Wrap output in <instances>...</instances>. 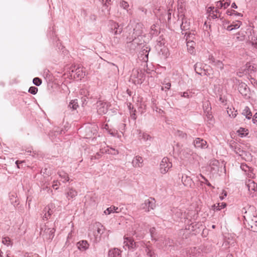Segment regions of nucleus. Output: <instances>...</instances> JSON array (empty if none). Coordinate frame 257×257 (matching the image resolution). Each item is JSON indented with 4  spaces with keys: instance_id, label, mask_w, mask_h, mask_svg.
Segmentation results:
<instances>
[{
    "instance_id": "9b49d317",
    "label": "nucleus",
    "mask_w": 257,
    "mask_h": 257,
    "mask_svg": "<svg viewBox=\"0 0 257 257\" xmlns=\"http://www.w3.org/2000/svg\"><path fill=\"white\" fill-rule=\"evenodd\" d=\"M257 71V67L254 65H251L250 63H247L245 67L243 69V73L248 74L251 76L253 73Z\"/></svg>"
},
{
    "instance_id": "a18cd8bd",
    "label": "nucleus",
    "mask_w": 257,
    "mask_h": 257,
    "mask_svg": "<svg viewBox=\"0 0 257 257\" xmlns=\"http://www.w3.org/2000/svg\"><path fill=\"white\" fill-rule=\"evenodd\" d=\"M108 132L110 135H111L113 137H116L118 138L120 137V136H119L118 134L117 131H112V130H108Z\"/></svg>"
},
{
    "instance_id": "2eb2a0df",
    "label": "nucleus",
    "mask_w": 257,
    "mask_h": 257,
    "mask_svg": "<svg viewBox=\"0 0 257 257\" xmlns=\"http://www.w3.org/2000/svg\"><path fill=\"white\" fill-rule=\"evenodd\" d=\"M86 135L85 138L86 139H90L97 133V127L93 125L91 128L90 127L86 128Z\"/></svg>"
},
{
    "instance_id": "69168bd1",
    "label": "nucleus",
    "mask_w": 257,
    "mask_h": 257,
    "mask_svg": "<svg viewBox=\"0 0 257 257\" xmlns=\"http://www.w3.org/2000/svg\"><path fill=\"white\" fill-rule=\"evenodd\" d=\"M226 29L229 31L233 30V29L232 25L231 24L230 25L228 26Z\"/></svg>"
},
{
    "instance_id": "79ce46f5",
    "label": "nucleus",
    "mask_w": 257,
    "mask_h": 257,
    "mask_svg": "<svg viewBox=\"0 0 257 257\" xmlns=\"http://www.w3.org/2000/svg\"><path fill=\"white\" fill-rule=\"evenodd\" d=\"M120 6L123 9L126 10L128 13H129V10H128V8L129 7V5L127 3V2L121 1L120 2Z\"/></svg>"
},
{
    "instance_id": "7ed1b4c3",
    "label": "nucleus",
    "mask_w": 257,
    "mask_h": 257,
    "mask_svg": "<svg viewBox=\"0 0 257 257\" xmlns=\"http://www.w3.org/2000/svg\"><path fill=\"white\" fill-rule=\"evenodd\" d=\"M244 223L248 229L254 232L257 231V216L251 217L248 215H243Z\"/></svg>"
},
{
    "instance_id": "49530a36",
    "label": "nucleus",
    "mask_w": 257,
    "mask_h": 257,
    "mask_svg": "<svg viewBox=\"0 0 257 257\" xmlns=\"http://www.w3.org/2000/svg\"><path fill=\"white\" fill-rule=\"evenodd\" d=\"M33 83L36 86H39L42 83V80L38 77H35L33 80Z\"/></svg>"
},
{
    "instance_id": "72a5a7b5",
    "label": "nucleus",
    "mask_w": 257,
    "mask_h": 257,
    "mask_svg": "<svg viewBox=\"0 0 257 257\" xmlns=\"http://www.w3.org/2000/svg\"><path fill=\"white\" fill-rule=\"evenodd\" d=\"M210 104L208 101H204L203 103V108L205 112H206L209 115V117L211 115L209 114V111L211 109Z\"/></svg>"
},
{
    "instance_id": "8fccbe9b",
    "label": "nucleus",
    "mask_w": 257,
    "mask_h": 257,
    "mask_svg": "<svg viewBox=\"0 0 257 257\" xmlns=\"http://www.w3.org/2000/svg\"><path fill=\"white\" fill-rule=\"evenodd\" d=\"M125 124L123 123H121L119 124L118 129L119 130L120 132H121L122 134H123V132L125 130Z\"/></svg>"
},
{
    "instance_id": "c756f323",
    "label": "nucleus",
    "mask_w": 257,
    "mask_h": 257,
    "mask_svg": "<svg viewBox=\"0 0 257 257\" xmlns=\"http://www.w3.org/2000/svg\"><path fill=\"white\" fill-rule=\"evenodd\" d=\"M149 50L144 49L140 52V58L144 62H147L148 60V54Z\"/></svg>"
},
{
    "instance_id": "aec40b11",
    "label": "nucleus",
    "mask_w": 257,
    "mask_h": 257,
    "mask_svg": "<svg viewBox=\"0 0 257 257\" xmlns=\"http://www.w3.org/2000/svg\"><path fill=\"white\" fill-rule=\"evenodd\" d=\"M89 244L86 240H83L77 242V246L80 251H85L89 248Z\"/></svg>"
},
{
    "instance_id": "f3484780",
    "label": "nucleus",
    "mask_w": 257,
    "mask_h": 257,
    "mask_svg": "<svg viewBox=\"0 0 257 257\" xmlns=\"http://www.w3.org/2000/svg\"><path fill=\"white\" fill-rule=\"evenodd\" d=\"M143 159L139 156H136L132 161V164L134 167L140 168L143 165Z\"/></svg>"
},
{
    "instance_id": "412c9836",
    "label": "nucleus",
    "mask_w": 257,
    "mask_h": 257,
    "mask_svg": "<svg viewBox=\"0 0 257 257\" xmlns=\"http://www.w3.org/2000/svg\"><path fill=\"white\" fill-rule=\"evenodd\" d=\"M229 0H222L216 2L215 6L217 8L226 9L230 5Z\"/></svg>"
},
{
    "instance_id": "1a4fd4ad",
    "label": "nucleus",
    "mask_w": 257,
    "mask_h": 257,
    "mask_svg": "<svg viewBox=\"0 0 257 257\" xmlns=\"http://www.w3.org/2000/svg\"><path fill=\"white\" fill-rule=\"evenodd\" d=\"M238 90L240 93L245 97H249V89L244 83H240L238 86Z\"/></svg>"
},
{
    "instance_id": "9d476101",
    "label": "nucleus",
    "mask_w": 257,
    "mask_h": 257,
    "mask_svg": "<svg viewBox=\"0 0 257 257\" xmlns=\"http://www.w3.org/2000/svg\"><path fill=\"white\" fill-rule=\"evenodd\" d=\"M190 22L189 20L185 17L184 15L182 16V23L180 26L181 29L182 30V34H186L187 32L183 33V32L189 30L190 29Z\"/></svg>"
},
{
    "instance_id": "39448f33",
    "label": "nucleus",
    "mask_w": 257,
    "mask_h": 257,
    "mask_svg": "<svg viewBox=\"0 0 257 257\" xmlns=\"http://www.w3.org/2000/svg\"><path fill=\"white\" fill-rule=\"evenodd\" d=\"M172 167V164L169 159L168 158H164L160 165V172L163 174H165L168 172Z\"/></svg>"
},
{
    "instance_id": "de8ad7c7",
    "label": "nucleus",
    "mask_w": 257,
    "mask_h": 257,
    "mask_svg": "<svg viewBox=\"0 0 257 257\" xmlns=\"http://www.w3.org/2000/svg\"><path fill=\"white\" fill-rule=\"evenodd\" d=\"M241 24L242 23L240 21H237L235 23H233L231 24L233 27V29L235 30L238 29L240 27Z\"/></svg>"
},
{
    "instance_id": "2f4dec72",
    "label": "nucleus",
    "mask_w": 257,
    "mask_h": 257,
    "mask_svg": "<svg viewBox=\"0 0 257 257\" xmlns=\"http://www.w3.org/2000/svg\"><path fill=\"white\" fill-rule=\"evenodd\" d=\"M55 229L54 228H48L47 229H45V233L46 234H48L49 236L47 237V238L49 239H52L54 237V234L55 232Z\"/></svg>"
},
{
    "instance_id": "c85d7f7f",
    "label": "nucleus",
    "mask_w": 257,
    "mask_h": 257,
    "mask_svg": "<svg viewBox=\"0 0 257 257\" xmlns=\"http://www.w3.org/2000/svg\"><path fill=\"white\" fill-rule=\"evenodd\" d=\"M59 176L61 178L63 183L69 181V176L67 173L63 171H59L58 172Z\"/></svg>"
},
{
    "instance_id": "0e129e2a",
    "label": "nucleus",
    "mask_w": 257,
    "mask_h": 257,
    "mask_svg": "<svg viewBox=\"0 0 257 257\" xmlns=\"http://www.w3.org/2000/svg\"><path fill=\"white\" fill-rule=\"evenodd\" d=\"M234 152L236 153V154H239V155L240 156H241L242 155L240 154V152H241V151L240 150V149L239 148H235V150H234Z\"/></svg>"
},
{
    "instance_id": "473e14b6",
    "label": "nucleus",
    "mask_w": 257,
    "mask_h": 257,
    "mask_svg": "<svg viewBox=\"0 0 257 257\" xmlns=\"http://www.w3.org/2000/svg\"><path fill=\"white\" fill-rule=\"evenodd\" d=\"M237 133L238 134V135L242 138L248 135V131L247 129H245L243 127H240L237 131Z\"/></svg>"
},
{
    "instance_id": "f704fd0d",
    "label": "nucleus",
    "mask_w": 257,
    "mask_h": 257,
    "mask_svg": "<svg viewBox=\"0 0 257 257\" xmlns=\"http://www.w3.org/2000/svg\"><path fill=\"white\" fill-rule=\"evenodd\" d=\"M212 63L217 68L222 69L223 68V64L222 62L219 60H215L214 59L211 60Z\"/></svg>"
},
{
    "instance_id": "774afa93",
    "label": "nucleus",
    "mask_w": 257,
    "mask_h": 257,
    "mask_svg": "<svg viewBox=\"0 0 257 257\" xmlns=\"http://www.w3.org/2000/svg\"><path fill=\"white\" fill-rule=\"evenodd\" d=\"M22 162H23L22 161L20 162L19 161H17L16 162V164L17 165V167H18V168H20V166H19V164L22 163Z\"/></svg>"
},
{
    "instance_id": "09e8293b",
    "label": "nucleus",
    "mask_w": 257,
    "mask_h": 257,
    "mask_svg": "<svg viewBox=\"0 0 257 257\" xmlns=\"http://www.w3.org/2000/svg\"><path fill=\"white\" fill-rule=\"evenodd\" d=\"M38 91V88L35 86L30 87L29 89V92L32 94H36Z\"/></svg>"
},
{
    "instance_id": "cd10ccee",
    "label": "nucleus",
    "mask_w": 257,
    "mask_h": 257,
    "mask_svg": "<svg viewBox=\"0 0 257 257\" xmlns=\"http://www.w3.org/2000/svg\"><path fill=\"white\" fill-rule=\"evenodd\" d=\"M242 114L248 119H250L252 117L251 111L248 106L244 107L242 110Z\"/></svg>"
},
{
    "instance_id": "7c9ffc66",
    "label": "nucleus",
    "mask_w": 257,
    "mask_h": 257,
    "mask_svg": "<svg viewBox=\"0 0 257 257\" xmlns=\"http://www.w3.org/2000/svg\"><path fill=\"white\" fill-rule=\"evenodd\" d=\"M194 45L195 42L194 41H188L187 43V49L190 54H193L194 52Z\"/></svg>"
},
{
    "instance_id": "c9c22d12",
    "label": "nucleus",
    "mask_w": 257,
    "mask_h": 257,
    "mask_svg": "<svg viewBox=\"0 0 257 257\" xmlns=\"http://www.w3.org/2000/svg\"><path fill=\"white\" fill-rule=\"evenodd\" d=\"M69 107L73 110H75L78 107L77 99L72 100L70 101Z\"/></svg>"
},
{
    "instance_id": "bf43d9fd",
    "label": "nucleus",
    "mask_w": 257,
    "mask_h": 257,
    "mask_svg": "<svg viewBox=\"0 0 257 257\" xmlns=\"http://www.w3.org/2000/svg\"><path fill=\"white\" fill-rule=\"evenodd\" d=\"M155 231H156V229L154 227H152L150 229V233H151V236L152 238L154 237V235L155 234Z\"/></svg>"
},
{
    "instance_id": "423d86ee",
    "label": "nucleus",
    "mask_w": 257,
    "mask_h": 257,
    "mask_svg": "<svg viewBox=\"0 0 257 257\" xmlns=\"http://www.w3.org/2000/svg\"><path fill=\"white\" fill-rule=\"evenodd\" d=\"M155 200L153 198H150L145 200L141 205V208L146 212L153 210L156 207Z\"/></svg>"
},
{
    "instance_id": "ea45409f",
    "label": "nucleus",
    "mask_w": 257,
    "mask_h": 257,
    "mask_svg": "<svg viewBox=\"0 0 257 257\" xmlns=\"http://www.w3.org/2000/svg\"><path fill=\"white\" fill-rule=\"evenodd\" d=\"M2 243L7 246H9L12 244V241L9 237H3Z\"/></svg>"
},
{
    "instance_id": "6e6552de",
    "label": "nucleus",
    "mask_w": 257,
    "mask_h": 257,
    "mask_svg": "<svg viewBox=\"0 0 257 257\" xmlns=\"http://www.w3.org/2000/svg\"><path fill=\"white\" fill-rule=\"evenodd\" d=\"M54 207V205L52 203H50L48 204L43 210V220H48L51 216V214L53 213V209Z\"/></svg>"
},
{
    "instance_id": "c03bdc74",
    "label": "nucleus",
    "mask_w": 257,
    "mask_h": 257,
    "mask_svg": "<svg viewBox=\"0 0 257 257\" xmlns=\"http://www.w3.org/2000/svg\"><path fill=\"white\" fill-rule=\"evenodd\" d=\"M176 135L181 138H186L187 137L186 134L183 133L181 131H177L176 133Z\"/></svg>"
},
{
    "instance_id": "393cba45",
    "label": "nucleus",
    "mask_w": 257,
    "mask_h": 257,
    "mask_svg": "<svg viewBox=\"0 0 257 257\" xmlns=\"http://www.w3.org/2000/svg\"><path fill=\"white\" fill-rule=\"evenodd\" d=\"M120 251L117 248H113L109 251V257H120Z\"/></svg>"
},
{
    "instance_id": "4be33fe9",
    "label": "nucleus",
    "mask_w": 257,
    "mask_h": 257,
    "mask_svg": "<svg viewBox=\"0 0 257 257\" xmlns=\"http://www.w3.org/2000/svg\"><path fill=\"white\" fill-rule=\"evenodd\" d=\"M246 186L249 191H255L257 189V184L251 179L246 182Z\"/></svg>"
},
{
    "instance_id": "58836bf2",
    "label": "nucleus",
    "mask_w": 257,
    "mask_h": 257,
    "mask_svg": "<svg viewBox=\"0 0 257 257\" xmlns=\"http://www.w3.org/2000/svg\"><path fill=\"white\" fill-rule=\"evenodd\" d=\"M76 74L77 75V77L80 79L83 78L85 76V73L83 72L82 69L80 68H78L76 70Z\"/></svg>"
},
{
    "instance_id": "bb28decb",
    "label": "nucleus",
    "mask_w": 257,
    "mask_h": 257,
    "mask_svg": "<svg viewBox=\"0 0 257 257\" xmlns=\"http://www.w3.org/2000/svg\"><path fill=\"white\" fill-rule=\"evenodd\" d=\"M77 195V192L73 188H69L66 193V197L68 199L73 198Z\"/></svg>"
},
{
    "instance_id": "b1692460",
    "label": "nucleus",
    "mask_w": 257,
    "mask_h": 257,
    "mask_svg": "<svg viewBox=\"0 0 257 257\" xmlns=\"http://www.w3.org/2000/svg\"><path fill=\"white\" fill-rule=\"evenodd\" d=\"M214 7H210L207 9V12L209 13V15L212 19H215L218 18H220L221 17V15L217 14H215L214 12Z\"/></svg>"
},
{
    "instance_id": "0eeeda50",
    "label": "nucleus",
    "mask_w": 257,
    "mask_h": 257,
    "mask_svg": "<svg viewBox=\"0 0 257 257\" xmlns=\"http://www.w3.org/2000/svg\"><path fill=\"white\" fill-rule=\"evenodd\" d=\"M110 106L108 102H103L101 100L96 103V109L97 113L100 115L105 114L107 112L108 108Z\"/></svg>"
},
{
    "instance_id": "a211bd4d",
    "label": "nucleus",
    "mask_w": 257,
    "mask_h": 257,
    "mask_svg": "<svg viewBox=\"0 0 257 257\" xmlns=\"http://www.w3.org/2000/svg\"><path fill=\"white\" fill-rule=\"evenodd\" d=\"M138 135V138L139 140H143L144 141H151L152 140V137L148 134L143 133L141 130H137Z\"/></svg>"
},
{
    "instance_id": "f257e3e1",
    "label": "nucleus",
    "mask_w": 257,
    "mask_h": 257,
    "mask_svg": "<svg viewBox=\"0 0 257 257\" xmlns=\"http://www.w3.org/2000/svg\"><path fill=\"white\" fill-rule=\"evenodd\" d=\"M127 29L132 33L131 38H129L130 42L134 41L137 37L141 36L143 32V25L135 21H131L127 27Z\"/></svg>"
},
{
    "instance_id": "13d9d810",
    "label": "nucleus",
    "mask_w": 257,
    "mask_h": 257,
    "mask_svg": "<svg viewBox=\"0 0 257 257\" xmlns=\"http://www.w3.org/2000/svg\"><path fill=\"white\" fill-rule=\"evenodd\" d=\"M200 177L205 181V183L208 186L211 187V184L208 181V180L205 178L204 176H203L202 174H199Z\"/></svg>"
},
{
    "instance_id": "e433bc0d",
    "label": "nucleus",
    "mask_w": 257,
    "mask_h": 257,
    "mask_svg": "<svg viewBox=\"0 0 257 257\" xmlns=\"http://www.w3.org/2000/svg\"><path fill=\"white\" fill-rule=\"evenodd\" d=\"M175 211V214L177 217L181 218L184 217L185 219V218L188 219V217H186L185 213H183V212L181 211V210L180 209H176Z\"/></svg>"
},
{
    "instance_id": "6e6d98bb",
    "label": "nucleus",
    "mask_w": 257,
    "mask_h": 257,
    "mask_svg": "<svg viewBox=\"0 0 257 257\" xmlns=\"http://www.w3.org/2000/svg\"><path fill=\"white\" fill-rule=\"evenodd\" d=\"M101 157V153H97L94 156H92L91 157V160L93 159H99Z\"/></svg>"
},
{
    "instance_id": "a19ab883",
    "label": "nucleus",
    "mask_w": 257,
    "mask_h": 257,
    "mask_svg": "<svg viewBox=\"0 0 257 257\" xmlns=\"http://www.w3.org/2000/svg\"><path fill=\"white\" fill-rule=\"evenodd\" d=\"M225 242L227 243L229 245L234 246L235 239L231 236L228 237V238L226 239Z\"/></svg>"
},
{
    "instance_id": "4d7b16f0",
    "label": "nucleus",
    "mask_w": 257,
    "mask_h": 257,
    "mask_svg": "<svg viewBox=\"0 0 257 257\" xmlns=\"http://www.w3.org/2000/svg\"><path fill=\"white\" fill-rule=\"evenodd\" d=\"M190 93L188 92H181L180 94L182 97L185 98H189Z\"/></svg>"
},
{
    "instance_id": "a878e982",
    "label": "nucleus",
    "mask_w": 257,
    "mask_h": 257,
    "mask_svg": "<svg viewBox=\"0 0 257 257\" xmlns=\"http://www.w3.org/2000/svg\"><path fill=\"white\" fill-rule=\"evenodd\" d=\"M145 251L147 257H157V255L153 250V248L150 245H146Z\"/></svg>"
},
{
    "instance_id": "864d4df0",
    "label": "nucleus",
    "mask_w": 257,
    "mask_h": 257,
    "mask_svg": "<svg viewBox=\"0 0 257 257\" xmlns=\"http://www.w3.org/2000/svg\"><path fill=\"white\" fill-rule=\"evenodd\" d=\"M156 28V25H153L151 27V30L152 31V32H151V35H154L157 33Z\"/></svg>"
},
{
    "instance_id": "6ab92c4d",
    "label": "nucleus",
    "mask_w": 257,
    "mask_h": 257,
    "mask_svg": "<svg viewBox=\"0 0 257 257\" xmlns=\"http://www.w3.org/2000/svg\"><path fill=\"white\" fill-rule=\"evenodd\" d=\"M240 168L242 171L246 173V175L249 178H252L254 177V174L252 172L251 169L245 164H241Z\"/></svg>"
},
{
    "instance_id": "f03ea898",
    "label": "nucleus",
    "mask_w": 257,
    "mask_h": 257,
    "mask_svg": "<svg viewBox=\"0 0 257 257\" xmlns=\"http://www.w3.org/2000/svg\"><path fill=\"white\" fill-rule=\"evenodd\" d=\"M179 157L181 159L191 163L196 159L197 155L192 150L187 147H184L180 151Z\"/></svg>"
},
{
    "instance_id": "f8f14e48",
    "label": "nucleus",
    "mask_w": 257,
    "mask_h": 257,
    "mask_svg": "<svg viewBox=\"0 0 257 257\" xmlns=\"http://www.w3.org/2000/svg\"><path fill=\"white\" fill-rule=\"evenodd\" d=\"M193 144L194 147L198 149H205L208 147L206 141L199 138H196L194 141Z\"/></svg>"
},
{
    "instance_id": "ddd939ff",
    "label": "nucleus",
    "mask_w": 257,
    "mask_h": 257,
    "mask_svg": "<svg viewBox=\"0 0 257 257\" xmlns=\"http://www.w3.org/2000/svg\"><path fill=\"white\" fill-rule=\"evenodd\" d=\"M124 246H126L130 249H134L137 247L136 242L131 237H124Z\"/></svg>"
},
{
    "instance_id": "680f3d73",
    "label": "nucleus",
    "mask_w": 257,
    "mask_h": 257,
    "mask_svg": "<svg viewBox=\"0 0 257 257\" xmlns=\"http://www.w3.org/2000/svg\"><path fill=\"white\" fill-rule=\"evenodd\" d=\"M112 151H113L114 152H109V153H110L113 155H117L118 154V151L117 150H115L114 149H112V148H111L110 149Z\"/></svg>"
},
{
    "instance_id": "e2e57ef3",
    "label": "nucleus",
    "mask_w": 257,
    "mask_h": 257,
    "mask_svg": "<svg viewBox=\"0 0 257 257\" xmlns=\"http://www.w3.org/2000/svg\"><path fill=\"white\" fill-rule=\"evenodd\" d=\"M171 86V83L168 82L165 84V88H166L167 89L169 90Z\"/></svg>"
},
{
    "instance_id": "5701e85b",
    "label": "nucleus",
    "mask_w": 257,
    "mask_h": 257,
    "mask_svg": "<svg viewBox=\"0 0 257 257\" xmlns=\"http://www.w3.org/2000/svg\"><path fill=\"white\" fill-rule=\"evenodd\" d=\"M121 209H119L117 207L114 206H111L110 207L107 208L104 213L105 214H109L111 213H119L120 212Z\"/></svg>"
},
{
    "instance_id": "338daca9",
    "label": "nucleus",
    "mask_w": 257,
    "mask_h": 257,
    "mask_svg": "<svg viewBox=\"0 0 257 257\" xmlns=\"http://www.w3.org/2000/svg\"><path fill=\"white\" fill-rule=\"evenodd\" d=\"M218 9L219 8H217L216 7L215 8H214V12L215 14H217L218 15H219V14L221 15V13L219 12V11L218 10Z\"/></svg>"
},
{
    "instance_id": "052dcab7",
    "label": "nucleus",
    "mask_w": 257,
    "mask_h": 257,
    "mask_svg": "<svg viewBox=\"0 0 257 257\" xmlns=\"http://www.w3.org/2000/svg\"><path fill=\"white\" fill-rule=\"evenodd\" d=\"M252 122L253 123L257 124V112L254 114L252 118Z\"/></svg>"
},
{
    "instance_id": "20e7f679",
    "label": "nucleus",
    "mask_w": 257,
    "mask_h": 257,
    "mask_svg": "<svg viewBox=\"0 0 257 257\" xmlns=\"http://www.w3.org/2000/svg\"><path fill=\"white\" fill-rule=\"evenodd\" d=\"M131 79L136 84H142L144 81V74L138 69H134L131 75Z\"/></svg>"
},
{
    "instance_id": "603ef678",
    "label": "nucleus",
    "mask_w": 257,
    "mask_h": 257,
    "mask_svg": "<svg viewBox=\"0 0 257 257\" xmlns=\"http://www.w3.org/2000/svg\"><path fill=\"white\" fill-rule=\"evenodd\" d=\"M227 113L230 116H231L232 117H235L237 115L236 111L233 112L231 109H230L229 110H227Z\"/></svg>"
},
{
    "instance_id": "4c0bfd02",
    "label": "nucleus",
    "mask_w": 257,
    "mask_h": 257,
    "mask_svg": "<svg viewBox=\"0 0 257 257\" xmlns=\"http://www.w3.org/2000/svg\"><path fill=\"white\" fill-rule=\"evenodd\" d=\"M189 253L191 255L193 256H197L200 253V252L198 248L196 247H193L190 249V250L189 251Z\"/></svg>"
},
{
    "instance_id": "dca6fc26",
    "label": "nucleus",
    "mask_w": 257,
    "mask_h": 257,
    "mask_svg": "<svg viewBox=\"0 0 257 257\" xmlns=\"http://www.w3.org/2000/svg\"><path fill=\"white\" fill-rule=\"evenodd\" d=\"M182 182L185 186L190 188L192 187L193 183L192 179L185 175H183L182 176Z\"/></svg>"
},
{
    "instance_id": "3c124183",
    "label": "nucleus",
    "mask_w": 257,
    "mask_h": 257,
    "mask_svg": "<svg viewBox=\"0 0 257 257\" xmlns=\"http://www.w3.org/2000/svg\"><path fill=\"white\" fill-rule=\"evenodd\" d=\"M60 185V183L59 182H58V180H54L53 181V184L52 185V187L54 189H55L56 190L58 189L59 188V186Z\"/></svg>"
},
{
    "instance_id": "5fc2aeb1",
    "label": "nucleus",
    "mask_w": 257,
    "mask_h": 257,
    "mask_svg": "<svg viewBox=\"0 0 257 257\" xmlns=\"http://www.w3.org/2000/svg\"><path fill=\"white\" fill-rule=\"evenodd\" d=\"M226 203L222 202L221 203H218V206L217 207V210H220L221 209H223L226 207Z\"/></svg>"
},
{
    "instance_id": "37998d69",
    "label": "nucleus",
    "mask_w": 257,
    "mask_h": 257,
    "mask_svg": "<svg viewBox=\"0 0 257 257\" xmlns=\"http://www.w3.org/2000/svg\"><path fill=\"white\" fill-rule=\"evenodd\" d=\"M97 227V232L98 234H102L103 232L104 228L103 226L99 223L96 224Z\"/></svg>"
},
{
    "instance_id": "4468645a",
    "label": "nucleus",
    "mask_w": 257,
    "mask_h": 257,
    "mask_svg": "<svg viewBox=\"0 0 257 257\" xmlns=\"http://www.w3.org/2000/svg\"><path fill=\"white\" fill-rule=\"evenodd\" d=\"M110 27L112 32L114 35L120 34L122 31V26L114 22H111Z\"/></svg>"
}]
</instances>
